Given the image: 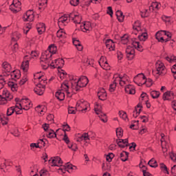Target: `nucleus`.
Here are the masks:
<instances>
[{
	"label": "nucleus",
	"mask_w": 176,
	"mask_h": 176,
	"mask_svg": "<svg viewBox=\"0 0 176 176\" xmlns=\"http://www.w3.org/2000/svg\"><path fill=\"white\" fill-rule=\"evenodd\" d=\"M133 32L134 35H138V38H133L131 40V45L127 46L126 49V54L128 60H133L134 58V54H135V50L138 52H142L144 50V47L142 43L140 42H144L148 39V34L142 30V28L140 26V21H136L133 24Z\"/></svg>",
	"instance_id": "1"
},
{
	"label": "nucleus",
	"mask_w": 176,
	"mask_h": 176,
	"mask_svg": "<svg viewBox=\"0 0 176 176\" xmlns=\"http://www.w3.org/2000/svg\"><path fill=\"white\" fill-rule=\"evenodd\" d=\"M89 83V79L87 77L82 76L80 78L76 76L70 77V82H65L61 85L60 89L58 90L55 96L58 100L63 101L65 98L66 94H70L69 86H71L72 90L74 91H79L82 87H86Z\"/></svg>",
	"instance_id": "2"
},
{
	"label": "nucleus",
	"mask_w": 176,
	"mask_h": 176,
	"mask_svg": "<svg viewBox=\"0 0 176 176\" xmlns=\"http://www.w3.org/2000/svg\"><path fill=\"white\" fill-rule=\"evenodd\" d=\"M1 68L3 76H7L8 79H12L13 80L20 79L21 76L20 70H13V69H12V65L8 61L1 62Z\"/></svg>",
	"instance_id": "3"
},
{
	"label": "nucleus",
	"mask_w": 176,
	"mask_h": 176,
	"mask_svg": "<svg viewBox=\"0 0 176 176\" xmlns=\"http://www.w3.org/2000/svg\"><path fill=\"white\" fill-rule=\"evenodd\" d=\"M56 52L57 47L55 45L52 44L49 46L47 50L42 53L41 64L43 69H47V68H49V64L50 60H52V56H53V54H56Z\"/></svg>",
	"instance_id": "4"
},
{
	"label": "nucleus",
	"mask_w": 176,
	"mask_h": 176,
	"mask_svg": "<svg viewBox=\"0 0 176 176\" xmlns=\"http://www.w3.org/2000/svg\"><path fill=\"white\" fill-rule=\"evenodd\" d=\"M69 20H72L74 24H80L82 17L74 12L70 13L69 15L65 14L58 19V25H59V27H61V25H67V24L69 23Z\"/></svg>",
	"instance_id": "5"
},
{
	"label": "nucleus",
	"mask_w": 176,
	"mask_h": 176,
	"mask_svg": "<svg viewBox=\"0 0 176 176\" xmlns=\"http://www.w3.org/2000/svg\"><path fill=\"white\" fill-rule=\"evenodd\" d=\"M5 80H0V91L1 94L4 96H2L0 95V104L5 105L8 102V101H10L13 99V95L8 91V89H5Z\"/></svg>",
	"instance_id": "6"
},
{
	"label": "nucleus",
	"mask_w": 176,
	"mask_h": 176,
	"mask_svg": "<svg viewBox=\"0 0 176 176\" xmlns=\"http://www.w3.org/2000/svg\"><path fill=\"white\" fill-rule=\"evenodd\" d=\"M118 83H119L121 86H124V85H127L129 83V77L124 75L122 76L120 74H114L113 76V82L110 85L109 91L112 93V91H115V89H116V86H118Z\"/></svg>",
	"instance_id": "7"
},
{
	"label": "nucleus",
	"mask_w": 176,
	"mask_h": 176,
	"mask_svg": "<svg viewBox=\"0 0 176 176\" xmlns=\"http://www.w3.org/2000/svg\"><path fill=\"white\" fill-rule=\"evenodd\" d=\"M166 74H167V69L164 66V63L160 60L157 61L155 63V69L153 70V75L155 78H159V76H164Z\"/></svg>",
	"instance_id": "8"
},
{
	"label": "nucleus",
	"mask_w": 176,
	"mask_h": 176,
	"mask_svg": "<svg viewBox=\"0 0 176 176\" xmlns=\"http://www.w3.org/2000/svg\"><path fill=\"white\" fill-rule=\"evenodd\" d=\"M16 107H18L19 110L28 111L30 108H32V103L28 99H22L20 103H16Z\"/></svg>",
	"instance_id": "9"
},
{
	"label": "nucleus",
	"mask_w": 176,
	"mask_h": 176,
	"mask_svg": "<svg viewBox=\"0 0 176 176\" xmlns=\"http://www.w3.org/2000/svg\"><path fill=\"white\" fill-rule=\"evenodd\" d=\"M76 109L78 111H82V112L90 111V104H89V102L83 100H79L76 103Z\"/></svg>",
	"instance_id": "10"
},
{
	"label": "nucleus",
	"mask_w": 176,
	"mask_h": 176,
	"mask_svg": "<svg viewBox=\"0 0 176 176\" xmlns=\"http://www.w3.org/2000/svg\"><path fill=\"white\" fill-rule=\"evenodd\" d=\"M161 145L162 148V152L164 153V156H168L167 151L168 149V147L170 146V142L168 140H166V138H164V133L161 134Z\"/></svg>",
	"instance_id": "11"
},
{
	"label": "nucleus",
	"mask_w": 176,
	"mask_h": 176,
	"mask_svg": "<svg viewBox=\"0 0 176 176\" xmlns=\"http://www.w3.org/2000/svg\"><path fill=\"white\" fill-rule=\"evenodd\" d=\"M10 9L13 13H17L21 10V2L19 0H13L12 3L10 6Z\"/></svg>",
	"instance_id": "12"
},
{
	"label": "nucleus",
	"mask_w": 176,
	"mask_h": 176,
	"mask_svg": "<svg viewBox=\"0 0 176 176\" xmlns=\"http://www.w3.org/2000/svg\"><path fill=\"white\" fill-rule=\"evenodd\" d=\"M48 162L49 164H50L52 167H63V161H61V158H60V157H54Z\"/></svg>",
	"instance_id": "13"
},
{
	"label": "nucleus",
	"mask_w": 176,
	"mask_h": 176,
	"mask_svg": "<svg viewBox=\"0 0 176 176\" xmlns=\"http://www.w3.org/2000/svg\"><path fill=\"white\" fill-rule=\"evenodd\" d=\"M69 170H76V166H73L69 163H67L65 166L59 168L58 169V173H59V174H61V173H63V174H65V172L66 171L69 172Z\"/></svg>",
	"instance_id": "14"
},
{
	"label": "nucleus",
	"mask_w": 176,
	"mask_h": 176,
	"mask_svg": "<svg viewBox=\"0 0 176 176\" xmlns=\"http://www.w3.org/2000/svg\"><path fill=\"white\" fill-rule=\"evenodd\" d=\"M46 84V81L45 83L38 82L36 85V87L34 88V91L36 94L38 96H42L43 93H45V85Z\"/></svg>",
	"instance_id": "15"
},
{
	"label": "nucleus",
	"mask_w": 176,
	"mask_h": 176,
	"mask_svg": "<svg viewBox=\"0 0 176 176\" xmlns=\"http://www.w3.org/2000/svg\"><path fill=\"white\" fill-rule=\"evenodd\" d=\"M133 82L138 85V86H142V85H145V76L144 74H138L134 78Z\"/></svg>",
	"instance_id": "16"
},
{
	"label": "nucleus",
	"mask_w": 176,
	"mask_h": 176,
	"mask_svg": "<svg viewBox=\"0 0 176 176\" xmlns=\"http://www.w3.org/2000/svg\"><path fill=\"white\" fill-rule=\"evenodd\" d=\"M14 112H16V115H21V113H23V111L19 110V107H17V104H16L15 107H11L8 109L7 116H12Z\"/></svg>",
	"instance_id": "17"
},
{
	"label": "nucleus",
	"mask_w": 176,
	"mask_h": 176,
	"mask_svg": "<svg viewBox=\"0 0 176 176\" xmlns=\"http://www.w3.org/2000/svg\"><path fill=\"white\" fill-rule=\"evenodd\" d=\"M49 65L52 68H61L64 65V60L61 58L56 59L52 60L51 63H49Z\"/></svg>",
	"instance_id": "18"
},
{
	"label": "nucleus",
	"mask_w": 176,
	"mask_h": 176,
	"mask_svg": "<svg viewBox=\"0 0 176 176\" xmlns=\"http://www.w3.org/2000/svg\"><path fill=\"white\" fill-rule=\"evenodd\" d=\"M34 10H29L23 15V20L24 21H34Z\"/></svg>",
	"instance_id": "19"
},
{
	"label": "nucleus",
	"mask_w": 176,
	"mask_h": 176,
	"mask_svg": "<svg viewBox=\"0 0 176 176\" xmlns=\"http://www.w3.org/2000/svg\"><path fill=\"white\" fill-rule=\"evenodd\" d=\"M34 83H45L46 82V78L42 75L41 73H36L34 76Z\"/></svg>",
	"instance_id": "20"
},
{
	"label": "nucleus",
	"mask_w": 176,
	"mask_h": 176,
	"mask_svg": "<svg viewBox=\"0 0 176 176\" xmlns=\"http://www.w3.org/2000/svg\"><path fill=\"white\" fill-rule=\"evenodd\" d=\"M174 92L173 91H167L163 94L162 99L164 101H171V100H174Z\"/></svg>",
	"instance_id": "21"
},
{
	"label": "nucleus",
	"mask_w": 176,
	"mask_h": 176,
	"mask_svg": "<svg viewBox=\"0 0 176 176\" xmlns=\"http://www.w3.org/2000/svg\"><path fill=\"white\" fill-rule=\"evenodd\" d=\"M98 97L101 101L107 100V91L104 88H100L98 91Z\"/></svg>",
	"instance_id": "22"
},
{
	"label": "nucleus",
	"mask_w": 176,
	"mask_h": 176,
	"mask_svg": "<svg viewBox=\"0 0 176 176\" xmlns=\"http://www.w3.org/2000/svg\"><path fill=\"white\" fill-rule=\"evenodd\" d=\"M124 85H126L125 86L126 93H127L128 94H135V87H134V86H133L132 85H129V80H128V83Z\"/></svg>",
	"instance_id": "23"
},
{
	"label": "nucleus",
	"mask_w": 176,
	"mask_h": 176,
	"mask_svg": "<svg viewBox=\"0 0 176 176\" xmlns=\"http://www.w3.org/2000/svg\"><path fill=\"white\" fill-rule=\"evenodd\" d=\"M105 45L107 49H108L110 52L115 50V43L111 39L106 40Z\"/></svg>",
	"instance_id": "24"
},
{
	"label": "nucleus",
	"mask_w": 176,
	"mask_h": 176,
	"mask_svg": "<svg viewBox=\"0 0 176 176\" xmlns=\"http://www.w3.org/2000/svg\"><path fill=\"white\" fill-rule=\"evenodd\" d=\"M80 28L83 32H87V31H91V23L90 22H85L82 25H80Z\"/></svg>",
	"instance_id": "25"
},
{
	"label": "nucleus",
	"mask_w": 176,
	"mask_h": 176,
	"mask_svg": "<svg viewBox=\"0 0 176 176\" xmlns=\"http://www.w3.org/2000/svg\"><path fill=\"white\" fill-rule=\"evenodd\" d=\"M116 143L120 148H126V146H129V140L127 139H118L116 140Z\"/></svg>",
	"instance_id": "26"
},
{
	"label": "nucleus",
	"mask_w": 176,
	"mask_h": 176,
	"mask_svg": "<svg viewBox=\"0 0 176 176\" xmlns=\"http://www.w3.org/2000/svg\"><path fill=\"white\" fill-rule=\"evenodd\" d=\"M36 30L39 35H42L46 31V25L43 23H38L36 25Z\"/></svg>",
	"instance_id": "27"
},
{
	"label": "nucleus",
	"mask_w": 176,
	"mask_h": 176,
	"mask_svg": "<svg viewBox=\"0 0 176 176\" xmlns=\"http://www.w3.org/2000/svg\"><path fill=\"white\" fill-rule=\"evenodd\" d=\"M27 58H28V55H26L25 56V60L22 63L21 65V68L23 71H25V72H27V71H28V67H30V62L28 61V60H27Z\"/></svg>",
	"instance_id": "28"
},
{
	"label": "nucleus",
	"mask_w": 176,
	"mask_h": 176,
	"mask_svg": "<svg viewBox=\"0 0 176 176\" xmlns=\"http://www.w3.org/2000/svg\"><path fill=\"white\" fill-rule=\"evenodd\" d=\"M95 112L97 115H100L99 118L104 123H107V116L101 112V110L98 109L97 107H95Z\"/></svg>",
	"instance_id": "29"
},
{
	"label": "nucleus",
	"mask_w": 176,
	"mask_h": 176,
	"mask_svg": "<svg viewBox=\"0 0 176 176\" xmlns=\"http://www.w3.org/2000/svg\"><path fill=\"white\" fill-rule=\"evenodd\" d=\"M90 140V138H89V133H84L78 138H77L78 142H82V141H89Z\"/></svg>",
	"instance_id": "30"
},
{
	"label": "nucleus",
	"mask_w": 176,
	"mask_h": 176,
	"mask_svg": "<svg viewBox=\"0 0 176 176\" xmlns=\"http://www.w3.org/2000/svg\"><path fill=\"white\" fill-rule=\"evenodd\" d=\"M73 44L74 45V46H76V47H77V50L79 52H82V50H83V46L82 45V44H80V41H79V40L76 38H73Z\"/></svg>",
	"instance_id": "31"
},
{
	"label": "nucleus",
	"mask_w": 176,
	"mask_h": 176,
	"mask_svg": "<svg viewBox=\"0 0 176 176\" xmlns=\"http://www.w3.org/2000/svg\"><path fill=\"white\" fill-rule=\"evenodd\" d=\"M161 6L162 5H160V3L155 1L151 3V6L149 7V8H150V10H151V12H153V10H159Z\"/></svg>",
	"instance_id": "32"
},
{
	"label": "nucleus",
	"mask_w": 176,
	"mask_h": 176,
	"mask_svg": "<svg viewBox=\"0 0 176 176\" xmlns=\"http://www.w3.org/2000/svg\"><path fill=\"white\" fill-rule=\"evenodd\" d=\"M160 35H163V33L162 32H157V34H155V38L157 39L158 42H162V43L164 42H168V38L164 39L163 36H160Z\"/></svg>",
	"instance_id": "33"
},
{
	"label": "nucleus",
	"mask_w": 176,
	"mask_h": 176,
	"mask_svg": "<svg viewBox=\"0 0 176 176\" xmlns=\"http://www.w3.org/2000/svg\"><path fill=\"white\" fill-rule=\"evenodd\" d=\"M142 108V106L141 104H138L137 107L135 108L133 116V118H138L141 112V109Z\"/></svg>",
	"instance_id": "34"
},
{
	"label": "nucleus",
	"mask_w": 176,
	"mask_h": 176,
	"mask_svg": "<svg viewBox=\"0 0 176 176\" xmlns=\"http://www.w3.org/2000/svg\"><path fill=\"white\" fill-rule=\"evenodd\" d=\"M8 87H10V89H11L12 91H17V83H15L14 82L12 81H9L8 82Z\"/></svg>",
	"instance_id": "35"
},
{
	"label": "nucleus",
	"mask_w": 176,
	"mask_h": 176,
	"mask_svg": "<svg viewBox=\"0 0 176 176\" xmlns=\"http://www.w3.org/2000/svg\"><path fill=\"white\" fill-rule=\"evenodd\" d=\"M116 15L117 16L118 21H120V23H122L123 20H124V16L123 15V12H122V11L118 10L116 12Z\"/></svg>",
	"instance_id": "36"
},
{
	"label": "nucleus",
	"mask_w": 176,
	"mask_h": 176,
	"mask_svg": "<svg viewBox=\"0 0 176 176\" xmlns=\"http://www.w3.org/2000/svg\"><path fill=\"white\" fill-rule=\"evenodd\" d=\"M46 135L47 138H56L57 137V134L53 129H50L48 132H47Z\"/></svg>",
	"instance_id": "37"
},
{
	"label": "nucleus",
	"mask_w": 176,
	"mask_h": 176,
	"mask_svg": "<svg viewBox=\"0 0 176 176\" xmlns=\"http://www.w3.org/2000/svg\"><path fill=\"white\" fill-rule=\"evenodd\" d=\"M38 9H45L47 5V0H40L38 1Z\"/></svg>",
	"instance_id": "38"
},
{
	"label": "nucleus",
	"mask_w": 176,
	"mask_h": 176,
	"mask_svg": "<svg viewBox=\"0 0 176 176\" xmlns=\"http://www.w3.org/2000/svg\"><path fill=\"white\" fill-rule=\"evenodd\" d=\"M120 160L122 162H126L127 159L129 158V153L126 151H123L120 155Z\"/></svg>",
	"instance_id": "39"
},
{
	"label": "nucleus",
	"mask_w": 176,
	"mask_h": 176,
	"mask_svg": "<svg viewBox=\"0 0 176 176\" xmlns=\"http://www.w3.org/2000/svg\"><path fill=\"white\" fill-rule=\"evenodd\" d=\"M56 36L58 38H65L66 34L64 30L60 29L59 30H58L56 33Z\"/></svg>",
	"instance_id": "40"
},
{
	"label": "nucleus",
	"mask_w": 176,
	"mask_h": 176,
	"mask_svg": "<svg viewBox=\"0 0 176 176\" xmlns=\"http://www.w3.org/2000/svg\"><path fill=\"white\" fill-rule=\"evenodd\" d=\"M151 12H152L151 8L143 10L142 11H141L142 17H148V16H149V14L151 13Z\"/></svg>",
	"instance_id": "41"
},
{
	"label": "nucleus",
	"mask_w": 176,
	"mask_h": 176,
	"mask_svg": "<svg viewBox=\"0 0 176 176\" xmlns=\"http://www.w3.org/2000/svg\"><path fill=\"white\" fill-rule=\"evenodd\" d=\"M70 130H71V127L69 126V125H68V124H66L63 126V129H57L56 133H58V131H64L65 133V131H69Z\"/></svg>",
	"instance_id": "42"
},
{
	"label": "nucleus",
	"mask_w": 176,
	"mask_h": 176,
	"mask_svg": "<svg viewBox=\"0 0 176 176\" xmlns=\"http://www.w3.org/2000/svg\"><path fill=\"white\" fill-rule=\"evenodd\" d=\"M150 94L153 98H159L160 92L159 91H151Z\"/></svg>",
	"instance_id": "43"
},
{
	"label": "nucleus",
	"mask_w": 176,
	"mask_h": 176,
	"mask_svg": "<svg viewBox=\"0 0 176 176\" xmlns=\"http://www.w3.org/2000/svg\"><path fill=\"white\" fill-rule=\"evenodd\" d=\"M21 35L19 34V32H14L12 34V42H16L20 39Z\"/></svg>",
	"instance_id": "44"
},
{
	"label": "nucleus",
	"mask_w": 176,
	"mask_h": 176,
	"mask_svg": "<svg viewBox=\"0 0 176 176\" xmlns=\"http://www.w3.org/2000/svg\"><path fill=\"white\" fill-rule=\"evenodd\" d=\"M28 80V77L26 74H25L23 78L19 80V86H23L26 82Z\"/></svg>",
	"instance_id": "45"
},
{
	"label": "nucleus",
	"mask_w": 176,
	"mask_h": 176,
	"mask_svg": "<svg viewBox=\"0 0 176 176\" xmlns=\"http://www.w3.org/2000/svg\"><path fill=\"white\" fill-rule=\"evenodd\" d=\"M166 61L169 63H176V56H168L165 57Z\"/></svg>",
	"instance_id": "46"
},
{
	"label": "nucleus",
	"mask_w": 176,
	"mask_h": 176,
	"mask_svg": "<svg viewBox=\"0 0 176 176\" xmlns=\"http://www.w3.org/2000/svg\"><path fill=\"white\" fill-rule=\"evenodd\" d=\"M121 43L123 45L129 43V36H127V34H125L121 37Z\"/></svg>",
	"instance_id": "47"
},
{
	"label": "nucleus",
	"mask_w": 176,
	"mask_h": 176,
	"mask_svg": "<svg viewBox=\"0 0 176 176\" xmlns=\"http://www.w3.org/2000/svg\"><path fill=\"white\" fill-rule=\"evenodd\" d=\"M148 165L150 166V167L155 168L157 166V162H156V160L153 158L148 162Z\"/></svg>",
	"instance_id": "48"
},
{
	"label": "nucleus",
	"mask_w": 176,
	"mask_h": 176,
	"mask_svg": "<svg viewBox=\"0 0 176 176\" xmlns=\"http://www.w3.org/2000/svg\"><path fill=\"white\" fill-rule=\"evenodd\" d=\"M118 115H119L120 118H121L124 120H126V119H127V113H126V112H124L123 111H120L118 113Z\"/></svg>",
	"instance_id": "49"
},
{
	"label": "nucleus",
	"mask_w": 176,
	"mask_h": 176,
	"mask_svg": "<svg viewBox=\"0 0 176 176\" xmlns=\"http://www.w3.org/2000/svg\"><path fill=\"white\" fill-rule=\"evenodd\" d=\"M116 135L118 138H120L123 135V129L122 128H117L116 129Z\"/></svg>",
	"instance_id": "50"
},
{
	"label": "nucleus",
	"mask_w": 176,
	"mask_h": 176,
	"mask_svg": "<svg viewBox=\"0 0 176 176\" xmlns=\"http://www.w3.org/2000/svg\"><path fill=\"white\" fill-rule=\"evenodd\" d=\"M78 111V109H76V107H69L68 108V113H72L73 115H75V113H76V111Z\"/></svg>",
	"instance_id": "51"
},
{
	"label": "nucleus",
	"mask_w": 176,
	"mask_h": 176,
	"mask_svg": "<svg viewBox=\"0 0 176 176\" xmlns=\"http://www.w3.org/2000/svg\"><path fill=\"white\" fill-rule=\"evenodd\" d=\"M160 167L161 170L165 173V174H168V170L167 169V166L164 164H160Z\"/></svg>",
	"instance_id": "52"
},
{
	"label": "nucleus",
	"mask_w": 176,
	"mask_h": 176,
	"mask_svg": "<svg viewBox=\"0 0 176 176\" xmlns=\"http://www.w3.org/2000/svg\"><path fill=\"white\" fill-rule=\"evenodd\" d=\"M144 82H145L144 85H146L147 87H151V86H152V79L151 78L146 79V78H145Z\"/></svg>",
	"instance_id": "53"
},
{
	"label": "nucleus",
	"mask_w": 176,
	"mask_h": 176,
	"mask_svg": "<svg viewBox=\"0 0 176 176\" xmlns=\"http://www.w3.org/2000/svg\"><path fill=\"white\" fill-rule=\"evenodd\" d=\"M9 120V118L6 117V116H4V117H1V124L5 126V124H8V122Z\"/></svg>",
	"instance_id": "54"
},
{
	"label": "nucleus",
	"mask_w": 176,
	"mask_h": 176,
	"mask_svg": "<svg viewBox=\"0 0 176 176\" xmlns=\"http://www.w3.org/2000/svg\"><path fill=\"white\" fill-rule=\"evenodd\" d=\"M67 75V72L65 71L61 70V72H59L58 76L60 79V80H63V79Z\"/></svg>",
	"instance_id": "55"
},
{
	"label": "nucleus",
	"mask_w": 176,
	"mask_h": 176,
	"mask_svg": "<svg viewBox=\"0 0 176 176\" xmlns=\"http://www.w3.org/2000/svg\"><path fill=\"white\" fill-rule=\"evenodd\" d=\"M114 156L115 155H113V153H109V155L106 156L107 162H112V160L113 159Z\"/></svg>",
	"instance_id": "56"
},
{
	"label": "nucleus",
	"mask_w": 176,
	"mask_h": 176,
	"mask_svg": "<svg viewBox=\"0 0 176 176\" xmlns=\"http://www.w3.org/2000/svg\"><path fill=\"white\" fill-rule=\"evenodd\" d=\"M45 141H46V139H40L37 142V145H39L40 148L45 146Z\"/></svg>",
	"instance_id": "57"
},
{
	"label": "nucleus",
	"mask_w": 176,
	"mask_h": 176,
	"mask_svg": "<svg viewBox=\"0 0 176 176\" xmlns=\"http://www.w3.org/2000/svg\"><path fill=\"white\" fill-rule=\"evenodd\" d=\"M43 129L44 131H46V133H47L49 131V130H52L50 129V125L49 124H46V123L43 124Z\"/></svg>",
	"instance_id": "58"
},
{
	"label": "nucleus",
	"mask_w": 176,
	"mask_h": 176,
	"mask_svg": "<svg viewBox=\"0 0 176 176\" xmlns=\"http://www.w3.org/2000/svg\"><path fill=\"white\" fill-rule=\"evenodd\" d=\"M11 134L14 135V137H19L20 135V133H19V129H14L11 131Z\"/></svg>",
	"instance_id": "59"
},
{
	"label": "nucleus",
	"mask_w": 176,
	"mask_h": 176,
	"mask_svg": "<svg viewBox=\"0 0 176 176\" xmlns=\"http://www.w3.org/2000/svg\"><path fill=\"white\" fill-rule=\"evenodd\" d=\"M40 175L41 176H49L50 173H49V171H47L45 169H43L40 171Z\"/></svg>",
	"instance_id": "60"
},
{
	"label": "nucleus",
	"mask_w": 176,
	"mask_h": 176,
	"mask_svg": "<svg viewBox=\"0 0 176 176\" xmlns=\"http://www.w3.org/2000/svg\"><path fill=\"white\" fill-rule=\"evenodd\" d=\"M32 26L30 24H27L25 28L23 29V32L24 34H28V31H30V30H31Z\"/></svg>",
	"instance_id": "61"
},
{
	"label": "nucleus",
	"mask_w": 176,
	"mask_h": 176,
	"mask_svg": "<svg viewBox=\"0 0 176 176\" xmlns=\"http://www.w3.org/2000/svg\"><path fill=\"white\" fill-rule=\"evenodd\" d=\"M43 106L38 105L35 108L36 112H40V114L42 115V112H43V109L42 108Z\"/></svg>",
	"instance_id": "62"
},
{
	"label": "nucleus",
	"mask_w": 176,
	"mask_h": 176,
	"mask_svg": "<svg viewBox=\"0 0 176 176\" xmlns=\"http://www.w3.org/2000/svg\"><path fill=\"white\" fill-rule=\"evenodd\" d=\"M70 4L72 6H78L79 5V0H70Z\"/></svg>",
	"instance_id": "63"
},
{
	"label": "nucleus",
	"mask_w": 176,
	"mask_h": 176,
	"mask_svg": "<svg viewBox=\"0 0 176 176\" xmlns=\"http://www.w3.org/2000/svg\"><path fill=\"white\" fill-rule=\"evenodd\" d=\"M169 156L170 158L171 159V160H173V162H176V154L174 153H169Z\"/></svg>",
	"instance_id": "64"
}]
</instances>
